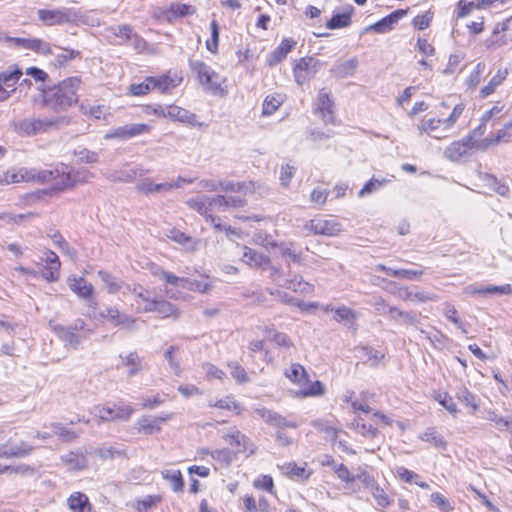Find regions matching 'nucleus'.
Masks as SVG:
<instances>
[{
    "label": "nucleus",
    "mask_w": 512,
    "mask_h": 512,
    "mask_svg": "<svg viewBox=\"0 0 512 512\" xmlns=\"http://www.w3.org/2000/svg\"><path fill=\"white\" fill-rule=\"evenodd\" d=\"M81 79L78 76L69 77L52 88L43 90V102L55 111H64L78 102L77 91Z\"/></svg>",
    "instance_id": "1"
},
{
    "label": "nucleus",
    "mask_w": 512,
    "mask_h": 512,
    "mask_svg": "<svg viewBox=\"0 0 512 512\" xmlns=\"http://www.w3.org/2000/svg\"><path fill=\"white\" fill-rule=\"evenodd\" d=\"M64 123V118H24L11 122V127L20 136H34L39 133H45L52 128H58Z\"/></svg>",
    "instance_id": "2"
},
{
    "label": "nucleus",
    "mask_w": 512,
    "mask_h": 512,
    "mask_svg": "<svg viewBox=\"0 0 512 512\" xmlns=\"http://www.w3.org/2000/svg\"><path fill=\"white\" fill-rule=\"evenodd\" d=\"M109 37L113 36L115 40H111L116 45H131L133 49L142 53L147 48L146 40L136 33L129 24L112 25L106 29Z\"/></svg>",
    "instance_id": "3"
},
{
    "label": "nucleus",
    "mask_w": 512,
    "mask_h": 512,
    "mask_svg": "<svg viewBox=\"0 0 512 512\" xmlns=\"http://www.w3.org/2000/svg\"><path fill=\"white\" fill-rule=\"evenodd\" d=\"M53 186L51 189H44L38 191L35 196L40 198L41 195H50L52 191H63L65 189L73 188L78 183H85L86 178L80 177L81 171L72 172L66 164L60 163L55 168Z\"/></svg>",
    "instance_id": "4"
},
{
    "label": "nucleus",
    "mask_w": 512,
    "mask_h": 512,
    "mask_svg": "<svg viewBox=\"0 0 512 512\" xmlns=\"http://www.w3.org/2000/svg\"><path fill=\"white\" fill-rule=\"evenodd\" d=\"M39 20L46 26L64 25L76 21L79 13L73 8L39 9Z\"/></svg>",
    "instance_id": "5"
},
{
    "label": "nucleus",
    "mask_w": 512,
    "mask_h": 512,
    "mask_svg": "<svg viewBox=\"0 0 512 512\" xmlns=\"http://www.w3.org/2000/svg\"><path fill=\"white\" fill-rule=\"evenodd\" d=\"M304 229L314 235H323L333 237L338 235L342 230V224L335 218L318 217L307 221Z\"/></svg>",
    "instance_id": "6"
},
{
    "label": "nucleus",
    "mask_w": 512,
    "mask_h": 512,
    "mask_svg": "<svg viewBox=\"0 0 512 512\" xmlns=\"http://www.w3.org/2000/svg\"><path fill=\"white\" fill-rule=\"evenodd\" d=\"M189 66L206 90L216 92L220 88L218 74L201 60H190Z\"/></svg>",
    "instance_id": "7"
},
{
    "label": "nucleus",
    "mask_w": 512,
    "mask_h": 512,
    "mask_svg": "<svg viewBox=\"0 0 512 512\" xmlns=\"http://www.w3.org/2000/svg\"><path fill=\"white\" fill-rule=\"evenodd\" d=\"M152 127L145 123H133L111 129L104 135L105 140L118 139L125 141L139 135L149 133Z\"/></svg>",
    "instance_id": "8"
},
{
    "label": "nucleus",
    "mask_w": 512,
    "mask_h": 512,
    "mask_svg": "<svg viewBox=\"0 0 512 512\" xmlns=\"http://www.w3.org/2000/svg\"><path fill=\"white\" fill-rule=\"evenodd\" d=\"M222 438L226 443L235 448V454L247 453L249 456L256 452V445L236 427L229 429Z\"/></svg>",
    "instance_id": "9"
},
{
    "label": "nucleus",
    "mask_w": 512,
    "mask_h": 512,
    "mask_svg": "<svg viewBox=\"0 0 512 512\" xmlns=\"http://www.w3.org/2000/svg\"><path fill=\"white\" fill-rule=\"evenodd\" d=\"M6 41L25 50H31L41 55L53 54L51 45L38 38L7 37Z\"/></svg>",
    "instance_id": "10"
},
{
    "label": "nucleus",
    "mask_w": 512,
    "mask_h": 512,
    "mask_svg": "<svg viewBox=\"0 0 512 512\" xmlns=\"http://www.w3.org/2000/svg\"><path fill=\"white\" fill-rule=\"evenodd\" d=\"M174 417V413H162L157 417L142 416L137 421V429L146 435L158 433L161 430V425Z\"/></svg>",
    "instance_id": "11"
},
{
    "label": "nucleus",
    "mask_w": 512,
    "mask_h": 512,
    "mask_svg": "<svg viewBox=\"0 0 512 512\" xmlns=\"http://www.w3.org/2000/svg\"><path fill=\"white\" fill-rule=\"evenodd\" d=\"M407 14V10L398 9L390 13L389 15L383 17L376 23L367 26L364 29V32H376L378 34H386L392 31L395 25L399 22Z\"/></svg>",
    "instance_id": "12"
},
{
    "label": "nucleus",
    "mask_w": 512,
    "mask_h": 512,
    "mask_svg": "<svg viewBox=\"0 0 512 512\" xmlns=\"http://www.w3.org/2000/svg\"><path fill=\"white\" fill-rule=\"evenodd\" d=\"M34 447L25 441L12 443L8 440L5 444L0 445V458H23L32 453Z\"/></svg>",
    "instance_id": "13"
},
{
    "label": "nucleus",
    "mask_w": 512,
    "mask_h": 512,
    "mask_svg": "<svg viewBox=\"0 0 512 512\" xmlns=\"http://www.w3.org/2000/svg\"><path fill=\"white\" fill-rule=\"evenodd\" d=\"M255 413L261 417L267 424L275 426L277 428H297L298 423L296 421L288 420L284 416L278 414L275 411L260 407L255 409Z\"/></svg>",
    "instance_id": "14"
},
{
    "label": "nucleus",
    "mask_w": 512,
    "mask_h": 512,
    "mask_svg": "<svg viewBox=\"0 0 512 512\" xmlns=\"http://www.w3.org/2000/svg\"><path fill=\"white\" fill-rule=\"evenodd\" d=\"M206 195H200L195 198L189 199L186 204L193 210L197 211L200 215L206 218V221L212 224L217 231H222L223 226L219 223V219L208 213Z\"/></svg>",
    "instance_id": "15"
},
{
    "label": "nucleus",
    "mask_w": 512,
    "mask_h": 512,
    "mask_svg": "<svg viewBox=\"0 0 512 512\" xmlns=\"http://www.w3.org/2000/svg\"><path fill=\"white\" fill-rule=\"evenodd\" d=\"M181 81L182 77L177 73L149 76V82L152 83V89H157L162 93L170 92L172 89L179 86Z\"/></svg>",
    "instance_id": "16"
},
{
    "label": "nucleus",
    "mask_w": 512,
    "mask_h": 512,
    "mask_svg": "<svg viewBox=\"0 0 512 512\" xmlns=\"http://www.w3.org/2000/svg\"><path fill=\"white\" fill-rule=\"evenodd\" d=\"M334 103L325 89H321L317 96L316 111L320 114L325 123L334 122Z\"/></svg>",
    "instance_id": "17"
},
{
    "label": "nucleus",
    "mask_w": 512,
    "mask_h": 512,
    "mask_svg": "<svg viewBox=\"0 0 512 512\" xmlns=\"http://www.w3.org/2000/svg\"><path fill=\"white\" fill-rule=\"evenodd\" d=\"M138 312H157L163 318L175 317L177 318L179 313L176 307L163 299L155 300V302H149L146 307H138Z\"/></svg>",
    "instance_id": "18"
},
{
    "label": "nucleus",
    "mask_w": 512,
    "mask_h": 512,
    "mask_svg": "<svg viewBox=\"0 0 512 512\" xmlns=\"http://www.w3.org/2000/svg\"><path fill=\"white\" fill-rule=\"evenodd\" d=\"M474 147V143L472 142V137H465L460 141H455L451 143L445 149V157L452 160L457 161L462 156L466 155L469 150Z\"/></svg>",
    "instance_id": "19"
},
{
    "label": "nucleus",
    "mask_w": 512,
    "mask_h": 512,
    "mask_svg": "<svg viewBox=\"0 0 512 512\" xmlns=\"http://www.w3.org/2000/svg\"><path fill=\"white\" fill-rule=\"evenodd\" d=\"M46 266L42 272L43 278L48 282H55L59 279L61 262L58 255L48 250L44 259Z\"/></svg>",
    "instance_id": "20"
},
{
    "label": "nucleus",
    "mask_w": 512,
    "mask_h": 512,
    "mask_svg": "<svg viewBox=\"0 0 512 512\" xmlns=\"http://www.w3.org/2000/svg\"><path fill=\"white\" fill-rule=\"evenodd\" d=\"M166 115L173 121H179L192 127L201 126L194 113L176 105H169Z\"/></svg>",
    "instance_id": "21"
},
{
    "label": "nucleus",
    "mask_w": 512,
    "mask_h": 512,
    "mask_svg": "<svg viewBox=\"0 0 512 512\" xmlns=\"http://www.w3.org/2000/svg\"><path fill=\"white\" fill-rule=\"evenodd\" d=\"M53 331L65 343V346L77 349L80 343L85 339L84 336L77 334L69 326L54 325Z\"/></svg>",
    "instance_id": "22"
},
{
    "label": "nucleus",
    "mask_w": 512,
    "mask_h": 512,
    "mask_svg": "<svg viewBox=\"0 0 512 512\" xmlns=\"http://www.w3.org/2000/svg\"><path fill=\"white\" fill-rule=\"evenodd\" d=\"M67 283L70 290L73 291L78 297L82 299H90L92 297L94 287L84 278L69 277Z\"/></svg>",
    "instance_id": "23"
},
{
    "label": "nucleus",
    "mask_w": 512,
    "mask_h": 512,
    "mask_svg": "<svg viewBox=\"0 0 512 512\" xmlns=\"http://www.w3.org/2000/svg\"><path fill=\"white\" fill-rule=\"evenodd\" d=\"M466 294H480V295H494V294H510L512 293V286L510 284L505 285H488V286H480L476 287L474 285H470L465 288Z\"/></svg>",
    "instance_id": "24"
},
{
    "label": "nucleus",
    "mask_w": 512,
    "mask_h": 512,
    "mask_svg": "<svg viewBox=\"0 0 512 512\" xmlns=\"http://www.w3.org/2000/svg\"><path fill=\"white\" fill-rule=\"evenodd\" d=\"M354 12V7L348 5L342 13H335L326 22V27L330 30L348 27L351 24V16Z\"/></svg>",
    "instance_id": "25"
},
{
    "label": "nucleus",
    "mask_w": 512,
    "mask_h": 512,
    "mask_svg": "<svg viewBox=\"0 0 512 512\" xmlns=\"http://www.w3.org/2000/svg\"><path fill=\"white\" fill-rule=\"evenodd\" d=\"M24 175L26 176V182L31 183H38V184H45L48 182L53 181L54 179V173H57V171H54V169H36V168H26V171H23Z\"/></svg>",
    "instance_id": "26"
},
{
    "label": "nucleus",
    "mask_w": 512,
    "mask_h": 512,
    "mask_svg": "<svg viewBox=\"0 0 512 512\" xmlns=\"http://www.w3.org/2000/svg\"><path fill=\"white\" fill-rule=\"evenodd\" d=\"M147 172L148 170H144L140 166L129 169H121L110 173L108 179L113 182L130 183L134 181L138 174L142 176Z\"/></svg>",
    "instance_id": "27"
},
{
    "label": "nucleus",
    "mask_w": 512,
    "mask_h": 512,
    "mask_svg": "<svg viewBox=\"0 0 512 512\" xmlns=\"http://www.w3.org/2000/svg\"><path fill=\"white\" fill-rule=\"evenodd\" d=\"M295 45V41L289 39H283L281 43L275 48L267 60L269 66H274L284 60L288 53L292 50Z\"/></svg>",
    "instance_id": "28"
},
{
    "label": "nucleus",
    "mask_w": 512,
    "mask_h": 512,
    "mask_svg": "<svg viewBox=\"0 0 512 512\" xmlns=\"http://www.w3.org/2000/svg\"><path fill=\"white\" fill-rule=\"evenodd\" d=\"M419 438L422 441L430 443L433 447L440 451H444L447 449V441L444 439L443 435L437 431L435 427H428Z\"/></svg>",
    "instance_id": "29"
},
{
    "label": "nucleus",
    "mask_w": 512,
    "mask_h": 512,
    "mask_svg": "<svg viewBox=\"0 0 512 512\" xmlns=\"http://www.w3.org/2000/svg\"><path fill=\"white\" fill-rule=\"evenodd\" d=\"M68 507L73 512H91L89 498L81 492L72 493L68 500Z\"/></svg>",
    "instance_id": "30"
},
{
    "label": "nucleus",
    "mask_w": 512,
    "mask_h": 512,
    "mask_svg": "<svg viewBox=\"0 0 512 512\" xmlns=\"http://www.w3.org/2000/svg\"><path fill=\"white\" fill-rule=\"evenodd\" d=\"M242 261L251 267H261L270 263V258L252 248L244 247Z\"/></svg>",
    "instance_id": "31"
},
{
    "label": "nucleus",
    "mask_w": 512,
    "mask_h": 512,
    "mask_svg": "<svg viewBox=\"0 0 512 512\" xmlns=\"http://www.w3.org/2000/svg\"><path fill=\"white\" fill-rule=\"evenodd\" d=\"M61 459L71 470H82L87 467V458L82 452L70 451Z\"/></svg>",
    "instance_id": "32"
},
{
    "label": "nucleus",
    "mask_w": 512,
    "mask_h": 512,
    "mask_svg": "<svg viewBox=\"0 0 512 512\" xmlns=\"http://www.w3.org/2000/svg\"><path fill=\"white\" fill-rule=\"evenodd\" d=\"M174 188H179V184L169 182L154 184L149 179H146L145 181L137 185V189L147 195L163 191L167 192Z\"/></svg>",
    "instance_id": "33"
},
{
    "label": "nucleus",
    "mask_w": 512,
    "mask_h": 512,
    "mask_svg": "<svg viewBox=\"0 0 512 512\" xmlns=\"http://www.w3.org/2000/svg\"><path fill=\"white\" fill-rule=\"evenodd\" d=\"M285 376L300 387L308 383V373L299 363H293L290 368L285 371Z\"/></svg>",
    "instance_id": "34"
},
{
    "label": "nucleus",
    "mask_w": 512,
    "mask_h": 512,
    "mask_svg": "<svg viewBox=\"0 0 512 512\" xmlns=\"http://www.w3.org/2000/svg\"><path fill=\"white\" fill-rule=\"evenodd\" d=\"M400 297L403 300L408 301H418L421 303H425L428 301H436L437 296L435 294L419 290V289H409L405 288L403 292L400 294Z\"/></svg>",
    "instance_id": "35"
},
{
    "label": "nucleus",
    "mask_w": 512,
    "mask_h": 512,
    "mask_svg": "<svg viewBox=\"0 0 512 512\" xmlns=\"http://www.w3.org/2000/svg\"><path fill=\"white\" fill-rule=\"evenodd\" d=\"M170 239L181 244L187 251L193 252L198 248L199 240L194 239L180 230L173 229L168 235Z\"/></svg>",
    "instance_id": "36"
},
{
    "label": "nucleus",
    "mask_w": 512,
    "mask_h": 512,
    "mask_svg": "<svg viewBox=\"0 0 512 512\" xmlns=\"http://www.w3.org/2000/svg\"><path fill=\"white\" fill-rule=\"evenodd\" d=\"M275 247L278 248L279 254L282 258L285 259V261L288 263V265L292 263L300 264L302 261L301 258V252L297 251L293 248L292 243H279L275 244Z\"/></svg>",
    "instance_id": "37"
},
{
    "label": "nucleus",
    "mask_w": 512,
    "mask_h": 512,
    "mask_svg": "<svg viewBox=\"0 0 512 512\" xmlns=\"http://www.w3.org/2000/svg\"><path fill=\"white\" fill-rule=\"evenodd\" d=\"M455 397L462 404L471 408L473 412H475L479 408L476 395L473 394L470 390H468V388L464 385L457 387Z\"/></svg>",
    "instance_id": "38"
},
{
    "label": "nucleus",
    "mask_w": 512,
    "mask_h": 512,
    "mask_svg": "<svg viewBox=\"0 0 512 512\" xmlns=\"http://www.w3.org/2000/svg\"><path fill=\"white\" fill-rule=\"evenodd\" d=\"M124 366L128 367V376L133 377L142 371V359L136 352H130L128 355L123 357L120 355Z\"/></svg>",
    "instance_id": "39"
},
{
    "label": "nucleus",
    "mask_w": 512,
    "mask_h": 512,
    "mask_svg": "<svg viewBox=\"0 0 512 512\" xmlns=\"http://www.w3.org/2000/svg\"><path fill=\"white\" fill-rule=\"evenodd\" d=\"M26 171V167L21 168H13L6 172L0 173V184L1 185H9L13 183L26 182V176L24 172Z\"/></svg>",
    "instance_id": "40"
},
{
    "label": "nucleus",
    "mask_w": 512,
    "mask_h": 512,
    "mask_svg": "<svg viewBox=\"0 0 512 512\" xmlns=\"http://www.w3.org/2000/svg\"><path fill=\"white\" fill-rule=\"evenodd\" d=\"M357 65L358 61L355 58H352L344 62L336 63L331 69V72L336 77L344 78L352 75L355 72Z\"/></svg>",
    "instance_id": "41"
},
{
    "label": "nucleus",
    "mask_w": 512,
    "mask_h": 512,
    "mask_svg": "<svg viewBox=\"0 0 512 512\" xmlns=\"http://www.w3.org/2000/svg\"><path fill=\"white\" fill-rule=\"evenodd\" d=\"M357 351L360 353V357L365 359V363L371 367L378 366L380 361L384 358L383 353L369 346L358 347Z\"/></svg>",
    "instance_id": "42"
},
{
    "label": "nucleus",
    "mask_w": 512,
    "mask_h": 512,
    "mask_svg": "<svg viewBox=\"0 0 512 512\" xmlns=\"http://www.w3.org/2000/svg\"><path fill=\"white\" fill-rule=\"evenodd\" d=\"M44 427L49 428L52 433L57 435L63 442H72L78 438V433L67 429L61 423L54 422L49 425H45Z\"/></svg>",
    "instance_id": "43"
},
{
    "label": "nucleus",
    "mask_w": 512,
    "mask_h": 512,
    "mask_svg": "<svg viewBox=\"0 0 512 512\" xmlns=\"http://www.w3.org/2000/svg\"><path fill=\"white\" fill-rule=\"evenodd\" d=\"M325 389L320 381L310 382L301 386V389L296 392V395L301 398L320 396L324 393Z\"/></svg>",
    "instance_id": "44"
},
{
    "label": "nucleus",
    "mask_w": 512,
    "mask_h": 512,
    "mask_svg": "<svg viewBox=\"0 0 512 512\" xmlns=\"http://www.w3.org/2000/svg\"><path fill=\"white\" fill-rule=\"evenodd\" d=\"M163 479L167 480L174 492H182L184 481L180 470H163L161 472Z\"/></svg>",
    "instance_id": "45"
},
{
    "label": "nucleus",
    "mask_w": 512,
    "mask_h": 512,
    "mask_svg": "<svg viewBox=\"0 0 512 512\" xmlns=\"http://www.w3.org/2000/svg\"><path fill=\"white\" fill-rule=\"evenodd\" d=\"M507 75H508L507 69L498 70L496 75H494L491 78L489 83L480 90L481 97L486 98L489 95H491L496 90V88L506 79Z\"/></svg>",
    "instance_id": "46"
},
{
    "label": "nucleus",
    "mask_w": 512,
    "mask_h": 512,
    "mask_svg": "<svg viewBox=\"0 0 512 512\" xmlns=\"http://www.w3.org/2000/svg\"><path fill=\"white\" fill-rule=\"evenodd\" d=\"M126 289H127V291H129L130 293H132L135 296L136 302H137V308L138 307H146V306H148L149 302H155V300H156V299H152L150 297V292L140 285H134L133 287H131L130 285H127Z\"/></svg>",
    "instance_id": "47"
},
{
    "label": "nucleus",
    "mask_w": 512,
    "mask_h": 512,
    "mask_svg": "<svg viewBox=\"0 0 512 512\" xmlns=\"http://www.w3.org/2000/svg\"><path fill=\"white\" fill-rule=\"evenodd\" d=\"M389 316L393 320H398L404 324L416 325L418 322L417 315L411 311H401L397 307H392L388 309Z\"/></svg>",
    "instance_id": "48"
},
{
    "label": "nucleus",
    "mask_w": 512,
    "mask_h": 512,
    "mask_svg": "<svg viewBox=\"0 0 512 512\" xmlns=\"http://www.w3.org/2000/svg\"><path fill=\"white\" fill-rule=\"evenodd\" d=\"M196 12L195 7L189 4L184 3H171L168 8L169 19L170 18H179L185 17L188 15H193Z\"/></svg>",
    "instance_id": "49"
},
{
    "label": "nucleus",
    "mask_w": 512,
    "mask_h": 512,
    "mask_svg": "<svg viewBox=\"0 0 512 512\" xmlns=\"http://www.w3.org/2000/svg\"><path fill=\"white\" fill-rule=\"evenodd\" d=\"M351 425H352V428L357 433L361 434L362 436H364L366 438L373 439L378 434V430L375 427H373L370 424L369 425L366 424L363 421V419L360 417L355 418Z\"/></svg>",
    "instance_id": "50"
},
{
    "label": "nucleus",
    "mask_w": 512,
    "mask_h": 512,
    "mask_svg": "<svg viewBox=\"0 0 512 512\" xmlns=\"http://www.w3.org/2000/svg\"><path fill=\"white\" fill-rule=\"evenodd\" d=\"M443 312H444L445 317L448 320H450L451 322H453L461 330V332L463 334L468 333L467 323H464L458 317V312H457L456 308L454 307V305H452L451 303H448V302L445 303Z\"/></svg>",
    "instance_id": "51"
},
{
    "label": "nucleus",
    "mask_w": 512,
    "mask_h": 512,
    "mask_svg": "<svg viewBox=\"0 0 512 512\" xmlns=\"http://www.w3.org/2000/svg\"><path fill=\"white\" fill-rule=\"evenodd\" d=\"M435 400L451 415L456 416L459 413L457 404L455 403L453 397L447 392H438L435 395Z\"/></svg>",
    "instance_id": "52"
},
{
    "label": "nucleus",
    "mask_w": 512,
    "mask_h": 512,
    "mask_svg": "<svg viewBox=\"0 0 512 512\" xmlns=\"http://www.w3.org/2000/svg\"><path fill=\"white\" fill-rule=\"evenodd\" d=\"M211 287L212 286L210 283L190 279L187 277H182L181 280V288L194 292L207 293L211 289Z\"/></svg>",
    "instance_id": "53"
},
{
    "label": "nucleus",
    "mask_w": 512,
    "mask_h": 512,
    "mask_svg": "<svg viewBox=\"0 0 512 512\" xmlns=\"http://www.w3.org/2000/svg\"><path fill=\"white\" fill-rule=\"evenodd\" d=\"M210 407H216L219 409L233 410L237 415H240L243 411V407L240 403L236 402L232 397L227 396L214 403H209Z\"/></svg>",
    "instance_id": "54"
},
{
    "label": "nucleus",
    "mask_w": 512,
    "mask_h": 512,
    "mask_svg": "<svg viewBox=\"0 0 512 512\" xmlns=\"http://www.w3.org/2000/svg\"><path fill=\"white\" fill-rule=\"evenodd\" d=\"M98 276L106 285L109 293H116L122 288V282L107 271H98Z\"/></svg>",
    "instance_id": "55"
},
{
    "label": "nucleus",
    "mask_w": 512,
    "mask_h": 512,
    "mask_svg": "<svg viewBox=\"0 0 512 512\" xmlns=\"http://www.w3.org/2000/svg\"><path fill=\"white\" fill-rule=\"evenodd\" d=\"M22 76V71L19 68H14L13 70H7L0 73V82L7 87H12L15 85L20 77Z\"/></svg>",
    "instance_id": "56"
},
{
    "label": "nucleus",
    "mask_w": 512,
    "mask_h": 512,
    "mask_svg": "<svg viewBox=\"0 0 512 512\" xmlns=\"http://www.w3.org/2000/svg\"><path fill=\"white\" fill-rule=\"evenodd\" d=\"M80 55L79 51L64 48L62 49V52L56 55L55 63L54 65L56 67H65L71 60L75 59Z\"/></svg>",
    "instance_id": "57"
},
{
    "label": "nucleus",
    "mask_w": 512,
    "mask_h": 512,
    "mask_svg": "<svg viewBox=\"0 0 512 512\" xmlns=\"http://www.w3.org/2000/svg\"><path fill=\"white\" fill-rule=\"evenodd\" d=\"M208 213L213 215L214 212L225 211V203L226 196L216 195V196H208L206 195Z\"/></svg>",
    "instance_id": "58"
},
{
    "label": "nucleus",
    "mask_w": 512,
    "mask_h": 512,
    "mask_svg": "<svg viewBox=\"0 0 512 512\" xmlns=\"http://www.w3.org/2000/svg\"><path fill=\"white\" fill-rule=\"evenodd\" d=\"M282 104V101L272 95H268L263 102L262 105V114L264 116H270L272 115Z\"/></svg>",
    "instance_id": "59"
},
{
    "label": "nucleus",
    "mask_w": 512,
    "mask_h": 512,
    "mask_svg": "<svg viewBox=\"0 0 512 512\" xmlns=\"http://www.w3.org/2000/svg\"><path fill=\"white\" fill-rule=\"evenodd\" d=\"M334 472L337 477L345 483L344 488H350V484H354L355 475L351 474L348 467L343 463L336 465Z\"/></svg>",
    "instance_id": "60"
},
{
    "label": "nucleus",
    "mask_w": 512,
    "mask_h": 512,
    "mask_svg": "<svg viewBox=\"0 0 512 512\" xmlns=\"http://www.w3.org/2000/svg\"><path fill=\"white\" fill-rule=\"evenodd\" d=\"M386 183H388V180L386 179H376L371 178L368 182L364 184L362 189L359 191L358 195L359 197H364L365 195L371 194L378 189H380L382 186H384Z\"/></svg>",
    "instance_id": "61"
},
{
    "label": "nucleus",
    "mask_w": 512,
    "mask_h": 512,
    "mask_svg": "<svg viewBox=\"0 0 512 512\" xmlns=\"http://www.w3.org/2000/svg\"><path fill=\"white\" fill-rule=\"evenodd\" d=\"M334 313V319L337 322L352 323L356 319L354 311L346 306L336 308Z\"/></svg>",
    "instance_id": "62"
},
{
    "label": "nucleus",
    "mask_w": 512,
    "mask_h": 512,
    "mask_svg": "<svg viewBox=\"0 0 512 512\" xmlns=\"http://www.w3.org/2000/svg\"><path fill=\"white\" fill-rule=\"evenodd\" d=\"M228 366L230 368L231 376L236 380L237 383L242 384L249 381L246 370L237 362H231L228 364Z\"/></svg>",
    "instance_id": "63"
},
{
    "label": "nucleus",
    "mask_w": 512,
    "mask_h": 512,
    "mask_svg": "<svg viewBox=\"0 0 512 512\" xmlns=\"http://www.w3.org/2000/svg\"><path fill=\"white\" fill-rule=\"evenodd\" d=\"M371 493H372L373 498L375 499L376 503L381 508H386L391 504V500H390L389 496L387 495L385 490L383 488H381L378 484L371 490Z\"/></svg>",
    "instance_id": "64"
}]
</instances>
